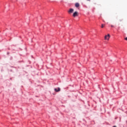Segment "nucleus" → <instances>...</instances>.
<instances>
[{"label": "nucleus", "instance_id": "nucleus-1", "mask_svg": "<svg viewBox=\"0 0 127 127\" xmlns=\"http://www.w3.org/2000/svg\"><path fill=\"white\" fill-rule=\"evenodd\" d=\"M110 37H111V36L110 35V34H108L107 35H105V40H109Z\"/></svg>", "mask_w": 127, "mask_h": 127}, {"label": "nucleus", "instance_id": "nucleus-2", "mask_svg": "<svg viewBox=\"0 0 127 127\" xmlns=\"http://www.w3.org/2000/svg\"><path fill=\"white\" fill-rule=\"evenodd\" d=\"M73 17H76V16H78V12L77 11L74 12L73 14Z\"/></svg>", "mask_w": 127, "mask_h": 127}, {"label": "nucleus", "instance_id": "nucleus-3", "mask_svg": "<svg viewBox=\"0 0 127 127\" xmlns=\"http://www.w3.org/2000/svg\"><path fill=\"white\" fill-rule=\"evenodd\" d=\"M55 92H60L61 89L60 88H55Z\"/></svg>", "mask_w": 127, "mask_h": 127}, {"label": "nucleus", "instance_id": "nucleus-4", "mask_svg": "<svg viewBox=\"0 0 127 127\" xmlns=\"http://www.w3.org/2000/svg\"><path fill=\"white\" fill-rule=\"evenodd\" d=\"M75 7H79L80 6V4L79 3H76L75 4Z\"/></svg>", "mask_w": 127, "mask_h": 127}, {"label": "nucleus", "instance_id": "nucleus-5", "mask_svg": "<svg viewBox=\"0 0 127 127\" xmlns=\"http://www.w3.org/2000/svg\"><path fill=\"white\" fill-rule=\"evenodd\" d=\"M73 11H74V9L70 8L69 9V10L68 11V12H70V13H72V12H73Z\"/></svg>", "mask_w": 127, "mask_h": 127}, {"label": "nucleus", "instance_id": "nucleus-6", "mask_svg": "<svg viewBox=\"0 0 127 127\" xmlns=\"http://www.w3.org/2000/svg\"><path fill=\"white\" fill-rule=\"evenodd\" d=\"M105 25L104 24H102L101 25V28H104Z\"/></svg>", "mask_w": 127, "mask_h": 127}, {"label": "nucleus", "instance_id": "nucleus-7", "mask_svg": "<svg viewBox=\"0 0 127 127\" xmlns=\"http://www.w3.org/2000/svg\"><path fill=\"white\" fill-rule=\"evenodd\" d=\"M111 27H114V25H111Z\"/></svg>", "mask_w": 127, "mask_h": 127}, {"label": "nucleus", "instance_id": "nucleus-8", "mask_svg": "<svg viewBox=\"0 0 127 127\" xmlns=\"http://www.w3.org/2000/svg\"><path fill=\"white\" fill-rule=\"evenodd\" d=\"M125 40L127 41V37L125 38Z\"/></svg>", "mask_w": 127, "mask_h": 127}, {"label": "nucleus", "instance_id": "nucleus-9", "mask_svg": "<svg viewBox=\"0 0 127 127\" xmlns=\"http://www.w3.org/2000/svg\"><path fill=\"white\" fill-rule=\"evenodd\" d=\"M113 127H116V126H114Z\"/></svg>", "mask_w": 127, "mask_h": 127}]
</instances>
